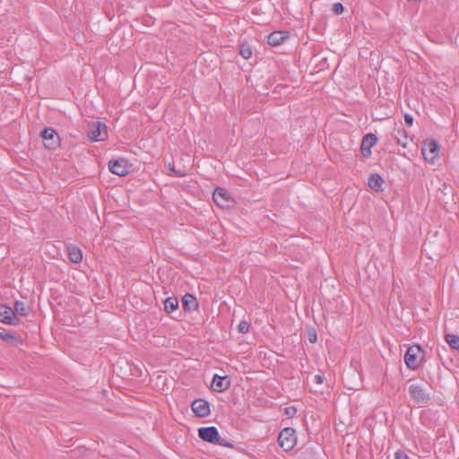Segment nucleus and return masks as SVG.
<instances>
[{
	"instance_id": "nucleus-6",
	"label": "nucleus",
	"mask_w": 459,
	"mask_h": 459,
	"mask_svg": "<svg viewBox=\"0 0 459 459\" xmlns=\"http://www.w3.org/2000/svg\"><path fill=\"white\" fill-rule=\"evenodd\" d=\"M421 351L422 348L420 345H412L407 349L404 355V362L408 368L414 370L419 368L420 361L418 359V356Z\"/></svg>"
},
{
	"instance_id": "nucleus-28",
	"label": "nucleus",
	"mask_w": 459,
	"mask_h": 459,
	"mask_svg": "<svg viewBox=\"0 0 459 459\" xmlns=\"http://www.w3.org/2000/svg\"><path fill=\"white\" fill-rule=\"evenodd\" d=\"M394 457L395 459H410L405 452L400 450L394 454Z\"/></svg>"
},
{
	"instance_id": "nucleus-21",
	"label": "nucleus",
	"mask_w": 459,
	"mask_h": 459,
	"mask_svg": "<svg viewBox=\"0 0 459 459\" xmlns=\"http://www.w3.org/2000/svg\"><path fill=\"white\" fill-rule=\"evenodd\" d=\"M445 340L452 349L459 350V335L446 333Z\"/></svg>"
},
{
	"instance_id": "nucleus-8",
	"label": "nucleus",
	"mask_w": 459,
	"mask_h": 459,
	"mask_svg": "<svg viewBox=\"0 0 459 459\" xmlns=\"http://www.w3.org/2000/svg\"><path fill=\"white\" fill-rule=\"evenodd\" d=\"M108 169L111 173L120 177L126 176L129 173L127 160L123 158L111 160L108 162Z\"/></svg>"
},
{
	"instance_id": "nucleus-30",
	"label": "nucleus",
	"mask_w": 459,
	"mask_h": 459,
	"mask_svg": "<svg viewBox=\"0 0 459 459\" xmlns=\"http://www.w3.org/2000/svg\"><path fill=\"white\" fill-rule=\"evenodd\" d=\"M317 336L316 333L314 332L313 333H309L308 340L311 343H314L316 342Z\"/></svg>"
},
{
	"instance_id": "nucleus-15",
	"label": "nucleus",
	"mask_w": 459,
	"mask_h": 459,
	"mask_svg": "<svg viewBox=\"0 0 459 459\" xmlns=\"http://www.w3.org/2000/svg\"><path fill=\"white\" fill-rule=\"evenodd\" d=\"M198 302L196 298L190 294L186 293L182 298V307L183 309L186 312H192L198 309Z\"/></svg>"
},
{
	"instance_id": "nucleus-3",
	"label": "nucleus",
	"mask_w": 459,
	"mask_h": 459,
	"mask_svg": "<svg viewBox=\"0 0 459 459\" xmlns=\"http://www.w3.org/2000/svg\"><path fill=\"white\" fill-rule=\"evenodd\" d=\"M88 137L92 142L104 141L108 138L107 126L100 121L89 125Z\"/></svg>"
},
{
	"instance_id": "nucleus-4",
	"label": "nucleus",
	"mask_w": 459,
	"mask_h": 459,
	"mask_svg": "<svg viewBox=\"0 0 459 459\" xmlns=\"http://www.w3.org/2000/svg\"><path fill=\"white\" fill-rule=\"evenodd\" d=\"M44 146L48 150H56L60 146V137L56 131L51 127H46L40 134Z\"/></svg>"
},
{
	"instance_id": "nucleus-17",
	"label": "nucleus",
	"mask_w": 459,
	"mask_h": 459,
	"mask_svg": "<svg viewBox=\"0 0 459 459\" xmlns=\"http://www.w3.org/2000/svg\"><path fill=\"white\" fill-rule=\"evenodd\" d=\"M394 138L397 144L407 147L408 144V132L402 126L394 128Z\"/></svg>"
},
{
	"instance_id": "nucleus-11",
	"label": "nucleus",
	"mask_w": 459,
	"mask_h": 459,
	"mask_svg": "<svg viewBox=\"0 0 459 459\" xmlns=\"http://www.w3.org/2000/svg\"><path fill=\"white\" fill-rule=\"evenodd\" d=\"M192 411L197 417H206L210 414V404L207 401L204 399H195L193 401L192 404Z\"/></svg>"
},
{
	"instance_id": "nucleus-14",
	"label": "nucleus",
	"mask_w": 459,
	"mask_h": 459,
	"mask_svg": "<svg viewBox=\"0 0 459 459\" xmlns=\"http://www.w3.org/2000/svg\"><path fill=\"white\" fill-rule=\"evenodd\" d=\"M290 36L289 31L275 30L269 34L267 42L271 46H279L283 43Z\"/></svg>"
},
{
	"instance_id": "nucleus-5",
	"label": "nucleus",
	"mask_w": 459,
	"mask_h": 459,
	"mask_svg": "<svg viewBox=\"0 0 459 459\" xmlns=\"http://www.w3.org/2000/svg\"><path fill=\"white\" fill-rule=\"evenodd\" d=\"M439 144L436 140H429L424 142L421 152L428 162L434 163L438 157Z\"/></svg>"
},
{
	"instance_id": "nucleus-12",
	"label": "nucleus",
	"mask_w": 459,
	"mask_h": 459,
	"mask_svg": "<svg viewBox=\"0 0 459 459\" xmlns=\"http://www.w3.org/2000/svg\"><path fill=\"white\" fill-rule=\"evenodd\" d=\"M212 199L214 203L221 208L228 207L229 203L232 202L228 191L222 187L215 188L212 194Z\"/></svg>"
},
{
	"instance_id": "nucleus-22",
	"label": "nucleus",
	"mask_w": 459,
	"mask_h": 459,
	"mask_svg": "<svg viewBox=\"0 0 459 459\" xmlns=\"http://www.w3.org/2000/svg\"><path fill=\"white\" fill-rule=\"evenodd\" d=\"M239 54L243 58L248 59L252 56L251 46L247 43H242L239 45Z\"/></svg>"
},
{
	"instance_id": "nucleus-19",
	"label": "nucleus",
	"mask_w": 459,
	"mask_h": 459,
	"mask_svg": "<svg viewBox=\"0 0 459 459\" xmlns=\"http://www.w3.org/2000/svg\"><path fill=\"white\" fill-rule=\"evenodd\" d=\"M178 307V300L176 297H169L164 301V309L168 314L172 313Z\"/></svg>"
},
{
	"instance_id": "nucleus-10",
	"label": "nucleus",
	"mask_w": 459,
	"mask_h": 459,
	"mask_svg": "<svg viewBox=\"0 0 459 459\" xmlns=\"http://www.w3.org/2000/svg\"><path fill=\"white\" fill-rule=\"evenodd\" d=\"M0 322L15 325L19 324L20 320L11 307L0 305Z\"/></svg>"
},
{
	"instance_id": "nucleus-26",
	"label": "nucleus",
	"mask_w": 459,
	"mask_h": 459,
	"mask_svg": "<svg viewBox=\"0 0 459 459\" xmlns=\"http://www.w3.org/2000/svg\"><path fill=\"white\" fill-rule=\"evenodd\" d=\"M343 11H344V6H343V4L342 3L338 2V3H334L333 4V12L335 14L339 15V14L342 13Z\"/></svg>"
},
{
	"instance_id": "nucleus-29",
	"label": "nucleus",
	"mask_w": 459,
	"mask_h": 459,
	"mask_svg": "<svg viewBox=\"0 0 459 459\" xmlns=\"http://www.w3.org/2000/svg\"><path fill=\"white\" fill-rule=\"evenodd\" d=\"M404 122L408 126H411L413 124V117L410 114L404 115Z\"/></svg>"
},
{
	"instance_id": "nucleus-9",
	"label": "nucleus",
	"mask_w": 459,
	"mask_h": 459,
	"mask_svg": "<svg viewBox=\"0 0 459 459\" xmlns=\"http://www.w3.org/2000/svg\"><path fill=\"white\" fill-rule=\"evenodd\" d=\"M377 137L372 133L365 134L360 144V152L364 158L371 156V148L377 143Z\"/></svg>"
},
{
	"instance_id": "nucleus-25",
	"label": "nucleus",
	"mask_w": 459,
	"mask_h": 459,
	"mask_svg": "<svg viewBox=\"0 0 459 459\" xmlns=\"http://www.w3.org/2000/svg\"><path fill=\"white\" fill-rule=\"evenodd\" d=\"M250 324L247 321H241L238 325V330L241 333H247L249 332Z\"/></svg>"
},
{
	"instance_id": "nucleus-32",
	"label": "nucleus",
	"mask_w": 459,
	"mask_h": 459,
	"mask_svg": "<svg viewBox=\"0 0 459 459\" xmlns=\"http://www.w3.org/2000/svg\"><path fill=\"white\" fill-rule=\"evenodd\" d=\"M291 411H295V409L294 408H291V407H288L285 409V412L286 414L290 415L291 413Z\"/></svg>"
},
{
	"instance_id": "nucleus-24",
	"label": "nucleus",
	"mask_w": 459,
	"mask_h": 459,
	"mask_svg": "<svg viewBox=\"0 0 459 459\" xmlns=\"http://www.w3.org/2000/svg\"><path fill=\"white\" fill-rule=\"evenodd\" d=\"M0 338L8 342H13L17 339L16 335L9 331L0 332Z\"/></svg>"
},
{
	"instance_id": "nucleus-13",
	"label": "nucleus",
	"mask_w": 459,
	"mask_h": 459,
	"mask_svg": "<svg viewBox=\"0 0 459 459\" xmlns=\"http://www.w3.org/2000/svg\"><path fill=\"white\" fill-rule=\"evenodd\" d=\"M230 386V379L228 376L221 377L217 374L213 375L212 381V388L218 393H221Z\"/></svg>"
},
{
	"instance_id": "nucleus-2",
	"label": "nucleus",
	"mask_w": 459,
	"mask_h": 459,
	"mask_svg": "<svg viewBox=\"0 0 459 459\" xmlns=\"http://www.w3.org/2000/svg\"><path fill=\"white\" fill-rule=\"evenodd\" d=\"M296 431L292 428L283 429L278 437V444L284 451L291 450L296 444Z\"/></svg>"
},
{
	"instance_id": "nucleus-27",
	"label": "nucleus",
	"mask_w": 459,
	"mask_h": 459,
	"mask_svg": "<svg viewBox=\"0 0 459 459\" xmlns=\"http://www.w3.org/2000/svg\"><path fill=\"white\" fill-rule=\"evenodd\" d=\"M219 440H220V443H216L215 445H219V446H221L224 447H233V445L230 442H229L228 440H226L224 438H221L220 436H219Z\"/></svg>"
},
{
	"instance_id": "nucleus-20",
	"label": "nucleus",
	"mask_w": 459,
	"mask_h": 459,
	"mask_svg": "<svg viewBox=\"0 0 459 459\" xmlns=\"http://www.w3.org/2000/svg\"><path fill=\"white\" fill-rule=\"evenodd\" d=\"M30 308L29 307H27L24 302L22 301H15L14 303V306H13V311L16 314H19L20 316H27L30 312Z\"/></svg>"
},
{
	"instance_id": "nucleus-23",
	"label": "nucleus",
	"mask_w": 459,
	"mask_h": 459,
	"mask_svg": "<svg viewBox=\"0 0 459 459\" xmlns=\"http://www.w3.org/2000/svg\"><path fill=\"white\" fill-rule=\"evenodd\" d=\"M168 169L169 170V175L173 177L181 178L186 176V172L184 170L176 169L173 163H169Z\"/></svg>"
},
{
	"instance_id": "nucleus-18",
	"label": "nucleus",
	"mask_w": 459,
	"mask_h": 459,
	"mask_svg": "<svg viewBox=\"0 0 459 459\" xmlns=\"http://www.w3.org/2000/svg\"><path fill=\"white\" fill-rule=\"evenodd\" d=\"M385 183L383 178L378 174H371L368 178V186L376 191H382V185Z\"/></svg>"
},
{
	"instance_id": "nucleus-1",
	"label": "nucleus",
	"mask_w": 459,
	"mask_h": 459,
	"mask_svg": "<svg viewBox=\"0 0 459 459\" xmlns=\"http://www.w3.org/2000/svg\"><path fill=\"white\" fill-rule=\"evenodd\" d=\"M409 394L417 404H427L431 400L430 394L420 384L411 385L409 386Z\"/></svg>"
},
{
	"instance_id": "nucleus-7",
	"label": "nucleus",
	"mask_w": 459,
	"mask_h": 459,
	"mask_svg": "<svg viewBox=\"0 0 459 459\" xmlns=\"http://www.w3.org/2000/svg\"><path fill=\"white\" fill-rule=\"evenodd\" d=\"M219 431L218 429L212 426V427H202L198 429V437L208 443L211 444H216L220 443L219 440Z\"/></svg>"
},
{
	"instance_id": "nucleus-16",
	"label": "nucleus",
	"mask_w": 459,
	"mask_h": 459,
	"mask_svg": "<svg viewBox=\"0 0 459 459\" xmlns=\"http://www.w3.org/2000/svg\"><path fill=\"white\" fill-rule=\"evenodd\" d=\"M66 249H67V253H68V257L71 262H73L74 264H79L82 262V254L81 249L78 247H76L73 244H69L66 246Z\"/></svg>"
},
{
	"instance_id": "nucleus-31",
	"label": "nucleus",
	"mask_w": 459,
	"mask_h": 459,
	"mask_svg": "<svg viewBox=\"0 0 459 459\" xmlns=\"http://www.w3.org/2000/svg\"><path fill=\"white\" fill-rule=\"evenodd\" d=\"M315 379H316V382L317 384H322V383H323V381H324V377H323L322 376H320V375H316V376L315 377Z\"/></svg>"
}]
</instances>
